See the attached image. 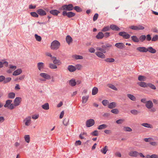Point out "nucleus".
<instances>
[{"label": "nucleus", "instance_id": "nucleus-1", "mask_svg": "<svg viewBox=\"0 0 158 158\" xmlns=\"http://www.w3.org/2000/svg\"><path fill=\"white\" fill-rule=\"evenodd\" d=\"M60 46V43L57 40H55L52 42L50 48L52 50H56L59 48Z\"/></svg>", "mask_w": 158, "mask_h": 158}, {"label": "nucleus", "instance_id": "nucleus-2", "mask_svg": "<svg viewBox=\"0 0 158 158\" xmlns=\"http://www.w3.org/2000/svg\"><path fill=\"white\" fill-rule=\"evenodd\" d=\"M73 9V6L72 4H69L68 5H65L63 6L60 8V9L64 11L68 10L71 11Z\"/></svg>", "mask_w": 158, "mask_h": 158}, {"label": "nucleus", "instance_id": "nucleus-3", "mask_svg": "<svg viewBox=\"0 0 158 158\" xmlns=\"http://www.w3.org/2000/svg\"><path fill=\"white\" fill-rule=\"evenodd\" d=\"M11 80V78L10 77L5 78V77L3 75L0 76V82H3L4 84L9 82Z\"/></svg>", "mask_w": 158, "mask_h": 158}, {"label": "nucleus", "instance_id": "nucleus-4", "mask_svg": "<svg viewBox=\"0 0 158 158\" xmlns=\"http://www.w3.org/2000/svg\"><path fill=\"white\" fill-rule=\"evenodd\" d=\"M62 15L64 16H66L70 18L74 16L75 15V14L71 11L67 12L66 11L64 10L62 12Z\"/></svg>", "mask_w": 158, "mask_h": 158}, {"label": "nucleus", "instance_id": "nucleus-5", "mask_svg": "<svg viewBox=\"0 0 158 158\" xmlns=\"http://www.w3.org/2000/svg\"><path fill=\"white\" fill-rule=\"evenodd\" d=\"M95 123V121L94 119H90L87 120L86 123V126L87 127H90L93 125Z\"/></svg>", "mask_w": 158, "mask_h": 158}, {"label": "nucleus", "instance_id": "nucleus-6", "mask_svg": "<svg viewBox=\"0 0 158 158\" xmlns=\"http://www.w3.org/2000/svg\"><path fill=\"white\" fill-rule=\"evenodd\" d=\"M31 117L29 116L26 117L23 120V122L25 124L26 126H29L31 123Z\"/></svg>", "mask_w": 158, "mask_h": 158}, {"label": "nucleus", "instance_id": "nucleus-7", "mask_svg": "<svg viewBox=\"0 0 158 158\" xmlns=\"http://www.w3.org/2000/svg\"><path fill=\"white\" fill-rule=\"evenodd\" d=\"M118 35L120 36H123V38L126 39H129L130 36V35L129 34H127L125 31L120 32L118 33Z\"/></svg>", "mask_w": 158, "mask_h": 158}, {"label": "nucleus", "instance_id": "nucleus-8", "mask_svg": "<svg viewBox=\"0 0 158 158\" xmlns=\"http://www.w3.org/2000/svg\"><path fill=\"white\" fill-rule=\"evenodd\" d=\"M106 46L105 45H102L101 48L97 47L96 48V50L97 51H101L105 53H106V50L107 48Z\"/></svg>", "mask_w": 158, "mask_h": 158}, {"label": "nucleus", "instance_id": "nucleus-9", "mask_svg": "<svg viewBox=\"0 0 158 158\" xmlns=\"http://www.w3.org/2000/svg\"><path fill=\"white\" fill-rule=\"evenodd\" d=\"M104 52L98 51L95 52V54L98 57L102 59H104L106 57L105 55L104 54Z\"/></svg>", "mask_w": 158, "mask_h": 158}, {"label": "nucleus", "instance_id": "nucleus-10", "mask_svg": "<svg viewBox=\"0 0 158 158\" xmlns=\"http://www.w3.org/2000/svg\"><path fill=\"white\" fill-rule=\"evenodd\" d=\"M21 99V98L19 97L16 98L14 101V106H19L20 103Z\"/></svg>", "mask_w": 158, "mask_h": 158}, {"label": "nucleus", "instance_id": "nucleus-11", "mask_svg": "<svg viewBox=\"0 0 158 158\" xmlns=\"http://www.w3.org/2000/svg\"><path fill=\"white\" fill-rule=\"evenodd\" d=\"M37 12L40 16H43L46 15V11L42 9H40L37 10Z\"/></svg>", "mask_w": 158, "mask_h": 158}, {"label": "nucleus", "instance_id": "nucleus-12", "mask_svg": "<svg viewBox=\"0 0 158 158\" xmlns=\"http://www.w3.org/2000/svg\"><path fill=\"white\" fill-rule=\"evenodd\" d=\"M129 155L132 157H137L139 155V152L136 151H131L128 153Z\"/></svg>", "mask_w": 158, "mask_h": 158}, {"label": "nucleus", "instance_id": "nucleus-13", "mask_svg": "<svg viewBox=\"0 0 158 158\" xmlns=\"http://www.w3.org/2000/svg\"><path fill=\"white\" fill-rule=\"evenodd\" d=\"M40 76L45 79L49 80L51 79V76L48 74L45 73H41Z\"/></svg>", "mask_w": 158, "mask_h": 158}, {"label": "nucleus", "instance_id": "nucleus-14", "mask_svg": "<svg viewBox=\"0 0 158 158\" xmlns=\"http://www.w3.org/2000/svg\"><path fill=\"white\" fill-rule=\"evenodd\" d=\"M136 50L141 52H148V49L145 47H139L137 48Z\"/></svg>", "mask_w": 158, "mask_h": 158}, {"label": "nucleus", "instance_id": "nucleus-15", "mask_svg": "<svg viewBox=\"0 0 158 158\" xmlns=\"http://www.w3.org/2000/svg\"><path fill=\"white\" fill-rule=\"evenodd\" d=\"M145 105L148 109H151L153 106V104L151 101L149 100L146 102Z\"/></svg>", "mask_w": 158, "mask_h": 158}, {"label": "nucleus", "instance_id": "nucleus-16", "mask_svg": "<svg viewBox=\"0 0 158 158\" xmlns=\"http://www.w3.org/2000/svg\"><path fill=\"white\" fill-rule=\"evenodd\" d=\"M37 66L39 70L41 71L43 69L44 64L43 62H39L37 64Z\"/></svg>", "mask_w": 158, "mask_h": 158}, {"label": "nucleus", "instance_id": "nucleus-17", "mask_svg": "<svg viewBox=\"0 0 158 158\" xmlns=\"http://www.w3.org/2000/svg\"><path fill=\"white\" fill-rule=\"evenodd\" d=\"M110 29H111L114 31H119L120 30V28L117 26L113 24L110 25Z\"/></svg>", "mask_w": 158, "mask_h": 158}, {"label": "nucleus", "instance_id": "nucleus-18", "mask_svg": "<svg viewBox=\"0 0 158 158\" xmlns=\"http://www.w3.org/2000/svg\"><path fill=\"white\" fill-rule=\"evenodd\" d=\"M50 13L54 15L57 16L60 12L56 10H52L50 11Z\"/></svg>", "mask_w": 158, "mask_h": 158}, {"label": "nucleus", "instance_id": "nucleus-19", "mask_svg": "<svg viewBox=\"0 0 158 158\" xmlns=\"http://www.w3.org/2000/svg\"><path fill=\"white\" fill-rule=\"evenodd\" d=\"M68 69L70 72H73L76 70V68L72 65H69L68 66Z\"/></svg>", "mask_w": 158, "mask_h": 158}, {"label": "nucleus", "instance_id": "nucleus-20", "mask_svg": "<svg viewBox=\"0 0 158 158\" xmlns=\"http://www.w3.org/2000/svg\"><path fill=\"white\" fill-rule=\"evenodd\" d=\"M115 46L116 47L120 49H123L125 46L122 43H116L115 44Z\"/></svg>", "mask_w": 158, "mask_h": 158}, {"label": "nucleus", "instance_id": "nucleus-21", "mask_svg": "<svg viewBox=\"0 0 158 158\" xmlns=\"http://www.w3.org/2000/svg\"><path fill=\"white\" fill-rule=\"evenodd\" d=\"M104 37V34L102 32H99L96 36V38L98 39H102Z\"/></svg>", "mask_w": 158, "mask_h": 158}, {"label": "nucleus", "instance_id": "nucleus-22", "mask_svg": "<svg viewBox=\"0 0 158 158\" xmlns=\"http://www.w3.org/2000/svg\"><path fill=\"white\" fill-rule=\"evenodd\" d=\"M116 106V104L114 102L110 103L108 104V107L110 109H113Z\"/></svg>", "mask_w": 158, "mask_h": 158}, {"label": "nucleus", "instance_id": "nucleus-23", "mask_svg": "<svg viewBox=\"0 0 158 158\" xmlns=\"http://www.w3.org/2000/svg\"><path fill=\"white\" fill-rule=\"evenodd\" d=\"M137 84L140 86L144 88L147 87L148 83L144 82H138L137 83Z\"/></svg>", "mask_w": 158, "mask_h": 158}, {"label": "nucleus", "instance_id": "nucleus-24", "mask_svg": "<svg viewBox=\"0 0 158 158\" xmlns=\"http://www.w3.org/2000/svg\"><path fill=\"white\" fill-rule=\"evenodd\" d=\"M22 70L21 69H19L15 70L13 73L14 76H17L20 74L22 73Z\"/></svg>", "mask_w": 158, "mask_h": 158}, {"label": "nucleus", "instance_id": "nucleus-25", "mask_svg": "<svg viewBox=\"0 0 158 158\" xmlns=\"http://www.w3.org/2000/svg\"><path fill=\"white\" fill-rule=\"evenodd\" d=\"M66 40L67 43L69 44H70L73 41L72 38L69 35H68L66 38Z\"/></svg>", "mask_w": 158, "mask_h": 158}, {"label": "nucleus", "instance_id": "nucleus-26", "mask_svg": "<svg viewBox=\"0 0 158 158\" xmlns=\"http://www.w3.org/2000/svg\"><path fill=\"white\" fill-rule=\"evenodd\" d=\"M69 85L72 86H75L77 84L76 82L75 81V80L74 79H72L70 80L69 82Z\"/></svg>", "mask_w": 158, "mask_h": 158}, {"label": "nucleus", "instance_id": "nucleus-27", "mask_svg": "<svg viewBox=\"0 0 158 158\" xmlns=\"http://www.w3.org/2000/svg\"><path fill=\"white\" fill-rule=\"evenodd\" d=\"M108 150V147L105 146L101 150V152L103 154H105L107 152Z\"/></svg>", "mask_w": 158, "mask_h": 158}, {"label": "nucleus", "instance_id": "nucleus-28", "mask_svg": "<svg viewBox=\"0 0 158 158\" xmlns=\"http://www.w3.org/2000/svg\"><path fill=\"white\" fill-rule=\"evenodd\" d=\"M147 49L148 51L152 53H155L156 52V50L153 48L152 47H149Z\"/></svg>", "mask_w": 158, "mask_h": 158}, {"label": "nucleus", "instance_id": "nucleus-29", "mask_svg": "<svg viewBox=\"0 0 158 158\" xmlns=\"http://www.w3.org/2000/svg\"><path fill=\"white\" fill-rule=\"evenodd\" d=\"M131 40L134 42H138L139 41V39L135 35H133L131 37Z\"/></svg>", "mask_w": 158, "mask_h": 158}, {"label": "nucleus", "instance_id": "nucleus-30", "mask_svg": "<svg viewBox=\"0 0 158 158\" xmlns=\"http://www.w3.org/2000/svg\"><path fill=\"white\" fill-rule=\"evenodd\" d=\"M127 97L131 100L133 101H135L136 100L135 97L133 95L130 94H128L127 95Z\"/></svg>", "mask_w": 158, "mask_h": 158}, {"label": "nucleus", "instance_id": "nucleus-31", "mask_svg": "<svg viewBox=\"0 0 158 158\" xmlns=\"http://www.w3.org/2000/svg\"><path fill=\"white\" fill-rule=\"evenodd\" d=\"M141 125L145 127H146L147 128H152L153 127L152 126V125H151L150 124L147 123H142L141 124Z\"/></svg>", "mask_w": 158, "mask_h": 158}, {"label": "nucleus", "instance_id": "nucleus-32", "mask_svg": "<svg viewBox=\"0 0 158 158\" xmlns=\"http://www.w3.org/2000/svg\"><path fill=\"white\" fill-rule=\"evenodd\" d=\"M53 58L55 59L53 60V63L54 64L59 65L61 64L60 61L59 60L56 59V57H54V58Z\"/></svg>", "mask_w": 158, "mask_h": 158}, {"label": "nucleus", "instance_id": "nucleus-33", "mask_svg": "<svg viewBox=\"0 0 158 158\" xmlns=\"http://www.w3.org/2000/svg\"><path fill=\"white\" fill-rule=\"evenodd\" d=\"M12 102V100L8 99L6 101V103L4 105V107L5 108L8 107L9 105L11 104Z\"/></svg>", "mask_w": 158, "mask_h": 158}, {"label": "nucleus", "instance_id": "nucleus-34", "mask_svg": "<svg viewBox=\"0 0 158 158\" xmlns=\"http://www.w3.org/2000/svg\"><path fill=\"white\" fill-rule=\"evenodd\" d=\"M43 109L45 110H48L49 109V105L48 103H46L42 106Z\"/></svg>", "mask_w": 158, "mask_h": 158}, {"label": "nucleus", "instance_id": "nucleus-35", "mask_svg": "<svg viewBox=\"0 0 158 158\" xmlns=\"http://www.w3.org/2000/svg\"><path fill=\"white\" fill-rule=\"evenodd\" d=\"M98 92V88L96 87H94L92 89V94L93 95H95L97 94Z\"/></svg>", "mask_w": 158, "mask_h": 158}, {"label": "nucleus", "instance_id": "nucleus-36", "mask_svg": "<svg viewBox=\"0 0 158 158\" xmlns=\"http://www.w3.org/2000/svg\"><path fill=\"white\" fill-rule=\"evenodd\" d=\"M107 127V126L105 124H102L99 125L98 128V130H101L105 129Z\"/></svg>", "mask_w": 158, "mask_h": 158}, {"label": "nucleus", "instance_id": "nucleus-37", "mask_svg": "<svg viewBox=\"0 0 158 158\" xmlns=\"http://www.w3.org/2000/svg\"><path fill=\"white\" fill-rule=\"evenodd\" d=\"M15 93L13 92H10L9 93L8 97L10 99H13L15 98Z\"/></svg>", "mask_w": 158, "mask_h": 158}, {"label": "nucleus", "instance_id": "nucleus-38", "mask_svg": "<svg viewBox=\"0 0 158 158\" xmlns=\"http://www.w3.org/2000/svg\"><path fill=\"white\" fill-rule=\"evenodd\" d=\"M73 57L76 60L82 59L83 58L82 56L77 55H75L73 56Z\"/></svg>", "mask_w": 158, "mask_h": 158}, {"label": "nucleus", "instance_id": "nucleus-39", "mask_svg": "<svg viewBox=\"0 0 158 158\" xmlns=\"http://www.w3.org/2000/svg\"><path fill=\"white\" fill-rule=\"evenodd\" d=\"M89 98L88 96H83L82 98V102L85 103L86 102Z\"/></svg>", "mask_w": 158, "mask_h": 158}, {"label": "nucleus", "instance_id": "nucleus-40", "mask_svg": "<svg viewBox=\"0 0 158 158\" xmlns=\"http://www.w3.org/2000/svg\"><path fill=\"white\" fill-rule=\"evenodd\" d=\"M110 27L109 26L104 27L102 30V31L105 32L110 31Z\"/></svg>", "mask_w": 158, "mask_h": 158}, {"label": "nucleus", "instance_id": "nucleus-41", "mask_svg": "<svg viewBox=\"0 0 158 158\" xmlns=\"http://www.w3.org/2000/svg\"><path fill=\"white\" fill-rule=\"evenodd\" d=\"M104 61L106 62H113L114 61V59L113 58H108L104 60Z\"/></svg>", "mask_w": 158, "mask_h": 158}, {"label": "nucleus", "instance_id": "nucleus-42", "mask_svg": "<svg viewBox=\"0 0 158 158\" xmlns=\"http://www.w3.org/2000/svg\"><path fill=\"white\" fill-rule=\"evenodd\" d=\"M24 138L26 142L29 143L30 142V137L29 135H26L24 136Z\"/></svg>", "mask_w": 158, "mask_h": 158}, {"label": "nucleus", "instance_id": "nucleus-43", "mask_svg": "<svg viewBox=\"0 0 158 158\" xmlns=\"http://www.w3.org/2000/svg\"><path fill=\"white\" fill-rule=\"evenodd\" d=\"M73 8L74 10H76L77 12H80L82 11V9L78 6H75Z\"/></svg>", "mask_w": 158, "mask_h": 158}, {"label": "nucleus", "instance_id": "nucleus-44", "mask_svg": "<svg viewBox=\"0 0 158 158\" xmlns=\"http://www.w3.org/2000/svg\"><path fill=\"white\" fill-rule=\"evenodd\" d=\"M146 39V36L144 35H141L139 38V40L141 42L144 41Z\"/></svg>", "mask_w": 158, "mask_h": 158}, {"label": "nucleus", "instance_id": "nucleus-45", "mask_svg": "<svg viewBox=\"0 0 158 158\" xmlns=\"http://www.w3.org/2000/svg\"><path fill=\"white\" fill-rule=\"evenodd\" d=\"M123 129L124 131H126L131 132L132 131L131 128L128 127H124Z\"/></svg>", "mask_w": 158, "mask_h": 158}, {"label": "nucleus", "instance_id": "nucleus-46", "mask_svg": "<svg viewBox=\"0 0 158 158\" xmlns=\"http://www.w3.org/2000/svg\"><path fill=\"white\" fill-rule=\"evenodd\" d=\"M108 86L110 88L115 90H117L118 89L116 88V87L114 85L111 84H109L108 85Z\"/></svg>", "mask_w": 158, "mask_h": 158}, {"label": "nucleus", "instance_id": "nucleus-47", "mask_svg": "<svg viewBox=\"0 0 158 158\" xmlns=\"http://www.w3.org/2000/svg\"><path fill=\"white\" fill-rule=\"evenodd\" d=\"M35 37L36 40L39 42H40L41 40V37L40 36L38 35L37 34L35 35Z\"/></svg>", "mask_w": 158, "mask_h": 158}, {"label": "nucleus", "instance_id": "nucleus-48", "mask_svg": "<svg viewBox=\"0 0 158 158\" xmlns=\"http://www.w3.org/2000/svg\"><path fill=\"white\" fill-rule=\"evenodd\" d=\"M158 40V35H155L153 36L152 39V41L153 42H155Z\"/></svg>", "mask_w": 158, "mask_h": 158}, {"label": "nucleus", "instance_id": "nucleus-49", "mask_svg": "<svg viewBox=\"0 0 158 158\" xmlns=\"http://www.w3.org/2000/svg\"><path fill=\"white\" fill-rule=\"evenodd\" d=\"M49 67L52 69H56L57 68V66L54 64L50 63L49 65Z\"/></svg>", "mask_w": 158, "mask_h": 158}, {"label": "nucleus", "instance_id": "nucleus-50", "mask_svg": "<svg viewBox=\"0 0 158 158\" xmlns=\"http://www.w3.org/2000/svg\"><path fill=\"white\" fill-rule=\"evenodd\" d=\"M149 87L150 88H151L152 89H156V87L154 85L151 83H148L147 87Z\"/></svg>", "mask_w": 158, "mask_h": 158}, {"label": "nucleus", "instance_id": "nucleus-51", "mask_svg": "<svg viewBox=\"0 0 158 158\" xmlns=\"http://www.w3.org/2000/svg\"><path fill=\"white\" fill-rule=\"evenodd\" d=\"M111 112L113 114H117L119 113V111L117 109H114L111 110Z\"/></svg>", "mask_w": 158, "mask_h": 158}, {"label": "nucleus", "instance_id": "nucleus-52", "mask_svg": "<svg viewBox=\"0 0 158 158\" xmlns=\"http://www.w3.org/2000/svg\"><path fill=\"white\" fill-rule=\"evenodd\" d=\"M102 103L103 105L105 106H106L107 105H108V104H109V102L107 100H103L102 102Z\"/></svg>", "mask_w": 158, "mask_h": 158}, {"label": "nucleus", "instance_id": "nucleus-53", "mask_svg": "<svg viewBox=\"0 0 158 158\" xmlns=\"http://www.w3.org/2000/svg\"><path fill=\"white\" fill-rule=\"evenodd\" d=\"M69 121V119H68L64 118L63 121V123L64 125L65 126H66L68 124V123Z\"/></svg>", "mask_w": 158, "mask_h": 158}, {"label": "nucleus", "instance_id": "nucleus-54", "mask_svg": "<svg viewBox=\"0 0 158 158\" xmlns=\"http://www.w3.org/2000/svg\"><path fill=\"white\" fill-rule=\"evenodd\" d=\"M30 14L31 16L37 18L39 16L35 12H31Z\"/></svg>", "mask_w": 158, "mask_h": 158}, {"label": "nucleus", "instance_id": "nucleus-55", "mask_svg": "<svg viewBox=\"0 0 158 158\" xmlns=\"http://www.w3.org/2000/svg\"><path fill=\"white\" fill-rule=\"evenodd\" d=\"M137 31L139 30H143L144 29V27L140 25L137 26Z\"/></svg>", "mask_w": 158, "mask_h": 158}, {"label": "nucleus", "instance_id": "nucleus-56", "mask_svg": "<svg viewBox=\"0 0 158 158\" xmlns=\"http://www.w3.org/2000/svg\"><path fill=\"white\" fill-rule=\"evenodd\" d=\"M131 112L132 114L135 115L139 113V112L137 110H131Z\"/></svg>", "mask_w": 158, "mask_h": 158}, {"label": "nucleus", "instance_id": "nucleus-57", "mask_svg": "<svg viewBox=\"0 0 158 158\" xmlns=\"http://www.w3.org/2000/svg\"><path fill=\"white\" fill-rule=\"evenodd\" d=\"M144 140L146 142H150L151 141L153 140L152 138L149 137L148 138H145L144 139Z\"/></svg>", "mask_w": 158, "mask_h": 158}, {"label": "nucleus", "instance_id": "nucleus-58", "mask_svg": "<svg viewBox=\"0 0 158 158\" xmlns=\"http://www.w3.org/2000/svg\"><path fill=\"white\" fill-rule=\"evenodd\" d=\"M145 77L142 76H139L138 77V80L139 81H143L145 79Z\"/></svg>", "mask_w": 158, "mask_h": 158}, {"label": "nucleus", "instance_id": "nucleus-59", "mask_svg": "<svg viewBox=\"0 0 158 158\" xmlns=\"http://www.w3.org/2000/svg\"><path fill=\"white\" fill-rule=\"evenodd\" d=\"M98 15L97 13H96L94 15L93 18V20L94 21H96L98 18Z\"/></svg>", "mask_w": 158, "mask_h": 158}, {"label": "nucleus", "instance_id": "nucleus-60", "mask_svg": "<svg viewBox=\"0 0 158 158\" xmlns=\"http://www.w3.org/2000/svg\"><path fill=\"white\" fill-rule=\"evenodd\" d=\"M124 121L123 119H119L116 121V123L118 124L122 123Z\"/></svg>", "mask_w": 158, "mask_h": 158}, {"label": "nucleus", "instance_id": "nucleus-61", "mask_svg": "<svg viewBox=\"0 0 158 158\" xmlns=\"http://www.w3.org/2000/svg\"><path fill=\"white\" fill-rule=\"evenodd\" d=\"M75 67L76 68V69H77L78 70H80L81 69L82 66L80 64H77L76 65V66Z\"/></svg>", "mask_w": 158, "mask_h": 158}, {"label": "nucleus", "instance_id": "nucleus-62", "mask_svg": "<svg viewBox=\"0 0 158 158\" xmlns=\"http://www.w3.org/2000/svg\"><path fill=\"white\" fill-rule=\"evenodd\" d=\"M129 27L132 30L137 31V26L132 25L130 26Z\"/></svg>", "mask_w": 158, "mask_h": 158}, {"label": "nucleus", "instance_id": "nucleus-63", "mask_svg": "<svg viewBox=\"0 0 158 158\" xmlns=\"http://www.w3.org/2000/svg\"><path fill=\"white\" fill-rule=\"evenodd\" d=\"M146 40L148 41H150L151 40H152V37L151 35L150 34H148L146 36Z\"/></svg>", "mask_w": 158, "mask_h": 158}, {"label": "nucleus", "instance_id": "nucleus-64", "mask_svg": "<svg viewBox=\"0 0 158 158\" xmlns=\"http://www.w3.org/2000/svg\"><path fill=\"white\" fill-rule=\"evenodd\" d=\"M92 134L94 136H98V133L97 131L95 130L92 132Z\"/></svg>", "mask_w": 158, "mask_h": 158}]
</instances>
